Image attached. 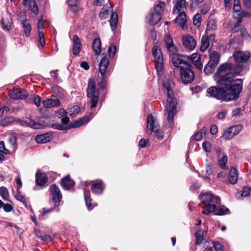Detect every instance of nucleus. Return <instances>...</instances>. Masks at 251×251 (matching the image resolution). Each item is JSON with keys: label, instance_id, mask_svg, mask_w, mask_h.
I'll list each match as a JSON object with an SVG mask.
<instances>
[{"label": "nucleus", "instance_id": "obj_1", "mask_svg": "<svg viewBox=\"0 0 251 251\" xmlns=\"http://www.w3.org/2000/svg\"><path fill=\"white\" fill-rule=\"evenodd\" d=\"M251 56L248 51H236L232 55L236 66H233L231 63H225L221 64L217 69L214 75V79L219 84L228 85L234 81L235 78L239 75L241 72L244 70H248V66L243 64L246 63Z\"/></svg>", "mask_w": 251, "mask_h": 251}, {"label": "nucleus", "instance_id": "obj_2", "mask_svg": "<svg viewBox=\"0 0 251 251\" xmlns=\"http://www.w3.org/2000/svg\"><path fill=\"white\" fill-rule=\"evenodd\" d=\"M200 199L203 203L202 213L205 215L215 212V215H224L229 213V209L224 205H222L216 210V205L220 203L219 197L213 196L209 193H205L200 196Z\"/></svg>", "mask_w": 251, "mask_h": 251}, {"label": "nucleus", "instance_id": "obj_3", "mask_svg": "<svg viewBox=\"0 0 251 251\" xmlns=\"http://www.w3.org/2000/svg\"><path fill=\"white\" fill-rule=\"evenodd\" d=\"M164 43L165 48L171 58L172 63L176 68H179L180 70L189 65L188 63V56L177 54V48L175 45L172 38L168 34L164 36Z\"/></svg>", "mask_w": 251, "mask_h": 251}, {"label": "nucleus", "instance_id": "obj_4", "mask_svg": "<svg viewBox=\"0 0 251 251\" xmlns=\"http://www.w3.org/2000/svg\"><path fill=\"white\" fill-rule=\"evenodd\" d=\"M164 90L167 93V104L166 110L168 114V121L170 127L174 125V116L176 113V100L174 98V94L171 89L170 84L168 82H164L163 84Z\"/></svg>", "mask_w": 251, "mask_h": 251}, {"label": "nucleus", "instance_id": "obj_5", "mask_svg": "<svg viewBox=\"0 0 251 251\" xmlns=\"http://www.w3.org/2000/svg\"><path fill=\"white\" fill-rule=\"evenodd\" d=\"M234 81L239 82V83L232 85H231L232 82L228 85H225L227 87L224 89L223 101H229L236 100L239 98V95L242 90L243 82L241 79H235Z\"/></svg>", "mask_w": 251, "mask_h": 251}, {"label": "nucleus", "instance_id": "obj_6", "mask_svg": "<svg viewBox=\"0 0 251 251\" xmlns=\"http://www.w3.org/2000/svg\"><path fill=\"white\" fill-rule=\"evenodd\" d=\"M14 122H16L22 126H30L34 129H42L45 126L44 124L37 123L30 118H26L25 120L23 121L20 119L16 120L13 117H7L4 118L0 121V125L3 127H5Z\"/></svg>", "mask_w": 251, "mask_h": 251}, {"label": "nucleus", "instance_id": "obj_7", "mask_svg": "<svg viewBox=\"0 0 251 251\" xmlns=\"http://www.w3.org/2000/svg\"><path fill=\"white\" fill-rule=\"evenodd\" d=\"M164 2H159L154 5L153 11H151L147 17L148 23L150 25H155L161 20L165 6Z\"/></svg>", "mask_w": 251, "mask_h": 251}, {"label": "nucleus", "instance_id": "obj_8", "mask_svg": "<svg viewBox=\"0 0 251 251\" xmlns=\"http://www.w3.org/2000/svg\"><path fill=\"white\" fill-rule=\"evenodd\" d=\"M147 132L148 134H151L153 132L154 135L159 139H162L164 138L163 132L160 129L158 121L151 114L148 115Z\"/></svg>", "mask_w": 251, "mask_h": 251}, {"label": "nucleus", "instance_id": "obj_9", "mask_svg": "<svg viewBox=\"0 0 251 251\" xmlns=\"http://www.w3.org/2000/svg\"><path fill=\"white\" fill-rule=\"evenodd\" d=\"M87 91V98L91 103V108L96 107L99 100V92L96 88L95 82L93 79H89Z\"/></svg>", "mask_w": 251, "mask_h": 251}, {"label": "nucleus", "instance_id": "obj_10", "mask_svg": "<svg viewBox=\"0 0 251 251\" xmlns=\"http://www.w3.org/2000/svg\"><path fill=\"white\" fill-rule=\"evenodd\" d=\"M152 52L154 58L157 73L158 75H161L163 69V58L161 49L157 46H154L152 49Z\"/></svg>", "mask_w": 251, "mask_h": 251}, {"label": "nucleus", "instance_id": "obj_11", "mask_svg": "<svg viewBox=\"0 0 251 251\" xmlns=\"http://www.w3.org/2000/svg\"><path fill=\"white\" fill-rule=\"evenodd\" d=\"M220 56V54L216 51H212L210 52V60L204 69V72L206 74L209 75L212 73L219 62Z\"/></svg>", "mask_w": 251, "mask_h": 251}, {"label": "nucleus", "instance_id": "obj_12", "mask_svg": "<svg viewBox=\"0 0 251 251\" xmlns=\"http://www.w3.org/2000/svg\"><path fill=\"white\" fill-rule=\"evenodd\" d=\"M180 74L181 79L185 84L191 83L195 77L194 73L191 69L189 65L185 68H182L180 70Z\"/></svg>", "mask_w": 251, "mask_h": 251}, {"label": "nucleus", "instance_id": "obj_13", "mask_svg": "<svg viewBox=\"0 0 251 251\" xmlns=\"http://www.w3.org/2000/svg\"><path fill=\"white\" fill-rule=\"evenodd\" d=\"M109 63V62L107 58L106 57H103L99 64V71L102 77L101 82L100 85L101 84V87L102 89L104 88L105 86L106 83L105 79L106 78V70Z\"/></svg>", "mask_w": 251, "mask_h": 251}, {"label": "nucleus", "instance_id": "obj_14", "mask_svg": "<svg viewBox=\"0 0 251 251\" xmlns=\"http://www.w3.org/2000/svg\"><path fill=\"white\" fill-rule=\"evenodd\" d=\"M50 195L51 196V202L53 203H58L60 205V202L62 200V194L59 188L55 185H51L50 188Z\"/></svg>", "mask_w": 251, "mask_h": 251}, {"label": "nucleus", "instance_id": "obj_15", "mask_svg": "<svg viewBox=\"0 0 251 251\" xmlns=\"http://www.w3.org/2000/svg\"><path fill=\"white\" fill-rule=\"evenodd\" d=\"M8 94L9 97L12 99H24L27 97L28 92L20 88H15L10 90Z\"/></svg>", "mask_w": 251, "mask_h": 251}, {"label": "nucleus", "instance_id": "obj_16", "mask_svg": "<svg viewBox=\"0 0 251 251\" xmlns=\"http://www.w3.org/2000/svg\"><path fill=\"white\" fill-rule=\"evenodd\" d=\"M182 41L184 47L190 50H194L197 45L196 41L193 36L188 34L182 36Z\"/></svg>", "mask_w": 251, "mask_h": 251}, {"label": "nucleus", "instance_id": "obj_17", "mask_svg": "<svg viewBox=\"0 0 251 251\" xmlns=\"http://www.w3.org/2000/svg\"><path fill=\"white\" fill-rule=\"evenodd\" d=\"M207 92L211 97L223 101L224 89L212 86L207 90Z\"/></svg>", "mask_w": 251, "mask_h": 251}, {"label": "nucleus", "instance_id": "obj_18", "mask_svg": "<svg viewBox=\"0 0 251 251\" xmlns=\"http://www.w3.org/2000/svg\"><path fill=\"white\" fill-rule=\"evenodd\" d=\"M217 29V25L216 22L214 20H209L207 24V27L206 29V34L210 39V41H214L215 38L214 33H210L211 31H214Z\"/></svg>", "mask_w": 251, "mask_h": 251}, {"label": "nucleus", "instance_id": "obj_19", "mask_svg": "<svg viewBox=\"0 0 251 251\" xmlns=\"http://www.w3.org/2000/svg\"><path fill=\"white\" fill-rule=\"evenodd\" d=\"M42 103L46 108L58 107L60 105V102L58 99H47L42 101Z\"/></svg>", "mask_w": 251, "mask_h": 251}, {"label": "nucleus", "instance_id": "obj_20", "mask_svg": "<svg viewBox=\"0 0 251 251\" xmlns=\"http://www.w3.org/2000/svg\"><path fill=\"white\" fill-rule=\"evenodd\" d=\"M240 15L241 16L240 17H236L235 14H233V17L234 18H236L237 19V23L235 24L234 25V27L231 29V32L232 33H235L239 31V30H241V28H242L241 25H240V23L242 22V19L243 17L248 16L250 17V14L247 13H241L240 14Z\"/></svg>", "mask_w": 251, "mask_h": 251}, {"label": "nucleus", "instance_id": "obj_21", "mask_svg": "<svg viewBox=\"0 0 251 251\" xmlns=\"http://www.w3.org/2000/svg\"><path fill=\"white\" fill-rule=\"evenodd\" d=\"M82 45L81 42L77 35L73 37V53L74 55H77L81 51Z\"/></svg>", "mask_w": 251, "mask_h": 251}, {"label": "nucleus", "instance_id": "obj_22", "mask_svg": "<svg viewBox=\"0 0 251 251\" xmlns=\"http://www.w3.org/2000/svg\"><path fill=\"white\" fill-rule=\"evenodd\" d=\"M104 186L101 181H96L91 186V190L96 194H100L102 193Z\"/></svg>", "mask_w": 251, "mask_h": 251}, {"label": "nucleus", "instance_id": "obj_23", "mask_svg": "<svg viewBox=\"0 0 251 251\" xmlns=\"http://www.w3.org/2000/svg\"><path fill=\"white\" fill-rule=\"evenodd\" d=\"M193 64L196 66V67L199 70H201L202 68V64L201 62L200 55L197 53H193L190 57H189Z\"/></svg>", "mask_w": 251, "mask_h": 251}, {"label": "nucleus", "instance_id": "obj_24", "mask_svg": "<svg viewBox=\"0 0 251 251\" xmlns=\"http://www.w3.org/2000/svg\"><path fill=\"white\" fill-rule=\"evenodd\" d=\"M186 0H177L174 7V13H178L185 12L186 9Z\"/></svg>", "mask_w": 251, "mask_h": 251}, {"label": "nucleus", "instance_id": "obj_25", "mask_svg": "<svg viewBox=\"0 0 251 251\" xmlns=\"http://www.w3.org/2000/svg\"><path fill=\"white\" fill-rule=\"evenodd\" d=\"M52 139L50 133H47L41 135H38L35 137L36 142L38 143L44 144L50 141Z\"/></svg>", "mask_w": 251, "mask_h": 251}, {"label": "nucleus", "instance_id": "obj_26", "mask_svg": "<svg viewBox=\"0 0 251 251\" xmlns=\"http://www.w3.org/2000/svg\"><path fill=\"white\" fill-rule=\"evenodd\" d=\"M62 185L65 189L71 190L74 187L75 182L70 179L69 176H67L62 179Z\"/></svg>", "mask_w": 251, "mask_h": 251}, {"label": "nucleus", "instance_id": "obj_27", "mask_svg": "<svg viewBox=\"0 0 251 251\" xmlns=\"http://www.w3.org/2000/svg\"><path fill=\"white\" fill-rule=\"evenodd\" d=\"M93 50L96 55H100L102 50L101 43L100 38L94 39L92 43Z\"/></svg>", "mask_w": 251, "mask_h": 251}, {"label": "nucleus", "instance_id": "obj_28", "mask_svg": "<svg viewBox=\"0 0 251 251\" xmlns=\"http://www.w3.org/2000/svg\"><path fill=\"white\" fill-rule=\"evenodd\" d=\"M92 116L89 117L88 116L84 117L78 120H76L72 123L71 126L74 128L80 127L87 123H88L91 119Z\"/></svg>", "mask_w": 251, "mask_h": 251}, {"label": "nucleus", "instance_id": "obj_29", "mask_svg": "<svg viewBox=\"0 0 251 251\" xmlns=\"http://www.w3.org/2000/svg\"><path fill=\"white\" fill-rule=\"evenodd\" d=\"M47 182L46 175L45 173L37 172L36 174V183L39 186L45 185Z\"/></svg>", "mask_w": 251, "mask_h": 251}, {"label": "nucleus", "instance_id": "obj_30", "mask_svg": "<svg viewBox=\"0 0 251 251\" xmlns=\"http://www.w3.org/2000/svg\"><path fill=\"white\" fill-rule=\"evenodd\" d=\"M238 175L237 170L234 168H231L229 174L228 180L230 183L235 184L238 180Z\"/></svg>", "mask_w": 251, "mask_h": 251}, {"label": "nucleus", "instance_id": "obj_31", "mask_svg": "<svg viewBox=\"0 0 251 251\" xmlns=\"http://www.w3.org/2000/svg\"><path fill=\"white\" fill-rule=\"evenodd\" d=\"M187 22L186 15L185 12L178 13V16L176 18V22L178 23L183 28Z\"/></svg>", "mask_w": 251, "mask_h": 251}, {"label": "nucleus", "instance_id": "obj_32", "mask_svg": "<svg viewBox=\"0 0 251 251\" xmlns=\"http://www.w3.org/2000/svg\"><path fill=\"white\" fill-rule=\"evenodd\" d=\"M210 38L207 36H202L201 39V51L204 52L209 47Z\"/></svg>", "mask_w": 251, "mask_h": 251}, {"label": "nucleus", "instance_id": "obj_33", "mask_svg": "<svg viewBox=\"0 0 251 251\" xmlns=\"http://www.w3.org/2000/svg\"><path fill=\"white\" fill-rule=\"evenodd\" d=\"M206 232L203 230L200 229L195 233L197 244H200L205 240Z\"/></svg>", "mask_w": 251, "mask_h": 251}, {"label": "nucleus", "instance_id": "obj_34", "mask_svg": "<svg viewBox=\"0 0 251 251\" xmlns=\"http://www.w3.org/2000/svg\"><path fill=\"white\" fill-rule=\"evenodd\" d=\"M60 211V205H59L58 203H53V207L51 208H44L42 209V213L43 215H45L53 211H55L56 212H59Z\"/></svg>", "mask_w": 251, "mask_h": 251}, {"label": "nucleus", "instance_id": "obj_35", "mask_svg": "<svg viewBox=\"0 0 251 251\" xmlns=\"http://www.w3.org/2000/svg\"><path fill=\"white\" fill-rule=\"evenodd\" d=\"M118 21V15L116 12L112 13L110 19V24L112 30L116 28Z\"/></svg>", "mask_w": 251, "mask_h": 251}, {"label": "nucleus", "instance_id": "obj_36", "mask_svg": "<svg viewBox=\"0 0 251 251\" xmlns=\"http://www.w3.org/2000/svg\"><path fill=\"white\" fill-rule=\"evenodd\" d=\"M67 1L72 11L76 12L78 10L79 0H67Z\"/></svg>", "mask_w": 251, "mask_h": 251}, {"label": "nucleus", "instance_id": "obj_37", "mask_svg": "<svg viewBox=\"0 0 251 251\" xmlns=\"http://www.w3.org/2000/svg\"><path fill=\"white\" fill-rule=\"evenodd\" d=\"M89 192H86L85 190H84V195L86 205L87 206L88 209L89 210H91L93 208L94 206H97V205L95 204L94 206H92L91 205V199L90 197L89 196Z\"/></svg>", "mask_w": 251, "mask_h": 251}, {"label": "nucleus", "instance_id": "obj_38", "mask_svg": "<svg viewBox=\"0 0 251 251\" xmlns=\"http://www.w3.org/2000/svg\"><path fill=\"white\" fill-rule=\"evenodd\" d=\"M227 162V157L226 154H223L221 158L218 160V164L222 169L227 170V167L226 165Z\"/></svg>", "mask_w": 251, "mask_h": 251}, {"label": "nucleus", "instance_id": "obj_39", "mask_svg": "<svg viewBox=\"0 0 251 251\" xmlns=\"http://www.w3.org/2000/svg\"><path fill=\"white\" fill-rule=\"evenodd\" d=\"M0 196L5 201H8L9 192L7 189L4 186L0 187Z\"/></svg>", "mask_w": 251, "mask_h": 251}, {"label": "nucleus", "instance_id": "obj_40", "mask_svg": "<svg viewBox=\"0 0 251 251\" xmlns=\"http://www.w3.org/2000/svg\"><path fill=\"white\" fill-rule=\"evenodd\" d=\"M37 43L39 48L40 47L43 48L46 44L44 34L40 31L38 32Z\"/></svg>", "mask_w": 251, "mask_h": 251}, {"label": "nucleus", "instance_id": "obj_41", "mask_svg": "<svg viewBox=\"0 0 251 251\" xmlns=\"http://www.w3.org/2000/svg\"><path fill=\"white\" fill-rule=\"evenodd\" d=\"M108 6L107 5H104L101 10L99 16L101 19H106L109 14Z\"/></svg>", "mask_w": 251, "mask_h": 251}, {"label": "nucleus", "instance_id": "obj_42", "mask_svg": "<svg viewBox=\"0 0 251 251\" xmlns=\"http://www.w3.org/2000/svg\"><path fill=\"white\" fill-rule=\"evenodd\" d=\"M23 27L26 36H29L31 30V25L27 22L26 20H25L23 22Z\"/></svg>", "mask_w": 251, "mask_h": 251}, {"label": "nucleus", "instance_id": "obj_43", "mask_svg": "<svg viewBox=\"0 0 251 251\" xmlns=\"http://www.w3.org/2000/svg\"><path fill=\"white\" fill-rule=\"evenodd\" d=\"M29 7L30 9L35 14H37L39 11L38 7L35 0H30Z\"/></svg>", "mask_w": 251, "mask_h": 251}, {"label": "nucleus", "instance_id": "obj_44", "mask_svg": "<svg viewBox=\"0 0 251 251\" xmlns=\"http://www.w3.org/2000/svg\"><path fill=\"white\" fill-rule=\"evenodd\" d=\"M251 192V187H245L243 188V190L239 193L237 194V197L238 195L239 194L241 197H248L250 196Z\"/></svg>", "mask_w": 251, "mask_h": 251}, {"label": "nucleus", "instance_id": "obj_45", "mask_svg": "<svg viewBox=\"0 0 251 251\" xmlns=\"http://www.w3.org/2000/svg\"><path fill=\"white\" fill-rule=\"evenodd\" d=\"M234 136L230 127L224 131L223 134L222 136V137L224 138L225 140H230Z\"/></svg>", "mask_w": 251, "mask_h": 251}, {"label": "nucleus", "instance_id": "obj_46", "mask_svg": "<svg viewBox=\"0 0 251 251\" xmlns=\"http://www.w3.org/2000/svg\"><path fill=\"white\" fill-rule=\"evenodd\" d=\"M116 51V46L113 44H111L109 45V49L108 50V53L109 56L111 58H113L114 56Z\"/></svg>", "mask_w": 251, "mask_h": 251}, {"label": "nucleus", "instance_id": "obj_47", "mask_svg": "<svg viewBox=\"0 0 251 251\" xmlns=\"http://www.w3.org/2000/svg\"><path fill=\"white\" fill-rule=\"evenodd\" d=\"M206 131V129L205 127L201 128L200 131L196 133V134L195 135V139L197 141L201 140L203 135H205Z\"/></svg>", "mask_w": 251, "mask_h": 251}, {"label": "nucleus", "instance_id": "obj_48", "mask_svg": "<svg viewBox=\"0 0 251 251\" xmlns=\"http://www.w3.org/2000/svg\"><path fill=\"white\" fill-rule=\"evenodd\" d=\"M201 16L200 14H196L193 18L194 24L197 27H199L201 24Z\"/></svg>", "mask_w": 251, "mask_h": 251}, {"label": "nucleus", "instance_id": "obj_49", "mask_svg": "<svg viewBox=\"0 0 251 251\" xmlns=\"http://www.w3.org/2000/svg\"><path fill=\"white\" fill-rule=\"evenodd\" d=\"M8 141L11 148L14 150L16 145L17 139L15 135H11L9 137Z\"/></svg>", "mask_w": 251, "mask_h": 251}, {"label": "nucleus", "instance_id": "obj_50", "mask_svg": "<svg viewBox=\"0 0 251 251\" xmlns=\"http://www.w3.org/2000/svg\"><path fill=\"white\" fill-rule=\"evenodd\" d=\"M80 111V107L78 105H74L70 108L68 110V113L70 116L75 115Z\"/></svg>", "mask_w": 251, "mask_h": 251}, {"label": "nucleus", "instance_id": "obj_51", "mask_svg": "<svg viewBox=\"0 0 251 251\" xmlns=\"http://www.w3.org/2000/svg\"><path fill=\"white\" fill-rule=\"evenodd\" d=\"M230 128L232 131L233 136H234L235 135H237L239 133V132L242 129V127L241 126L236 125L230 127Z\"/></svg>", "mask_w": 251, "mask_h": 251}, {"label": "nucleus", "instance_id": "obj_52", "mask_svg": "<svg viewBox=\"0 0 251 251\" xmlns=\"http://www.w3.org/2000/svg\"><path fill=\"white\" fill-rule=\"evenodd\" d=\"M1 24L2 25V28L6 30H9L11 28V25L8 20H2Z\"/></svg>", "mask_w": 251, "mask_h": 251}, {"label": "nucleus", "instance_id": "obj_53", "mask_svg": "<svg viewBox=\"0 0 251 251\" xmlns=\"http://www.w3.org/2000/svg\"><path fill=\"white\" fill-rule=\"evenodd\" d=\"M33 99L34 103L37 107H39L41 103V99L40 97L38 95H34Z\"/></svg>", "mask_w": 251, "mask_h": 251}, {"label": "nucleus", "instance_id": "obj_54", "mask_svg": "<svg viewBox=\"0 0 251 251\" xmlns=\"http://www.w3.org/2000/svg\"><path fill=\"white\" fill-rule=\"evenodd\" d=\"M17 191H18V193L15 196V198L18 201H19L23 203H26V199H25V196L20 193V192H19V190H17Z\"/></svg>", "mask_w": 251, "mask_h": 251}, {"label": "nucleus", "instance_id": "obj_55", "mask_svg": "<svg viewBox=\"0 0 251 251\" xmlns=\"http://www.w3.org/2000/svg\"><path fill=\"white\" fill-rule=\"evenodd\" d=\"M202 149L205 152H210L211 150V144L209 142L205 141L202 145Z\"/></svg>", "mask_w": 251, "mask_h": 251}, {"label": "nucleus", "instance_id": "obj_56", "mask_svg": "<svg viewBox=\"0 0 251 251\" xmlns=\"http://www.w3.org/2000/svg\"><path fill=\"white\" fill-rule=\"evenodd\" d=\"M0 152L5 154H7L9 153V151L5 148L3 141L0 142Z\"/></svg>", "mask_w": 251, "mask_h": 251}, {"label": "nucleus", "instance_id": "obj_57", "mask_svg": "<svg viewBox=\"0 0 251 251\" xmlns=\"http://www.w3.org/2000/svg\"><path fill=\"white\" fill-rule=\"evenodd\" d=\"M213 246L216 251H224L223 246L218 242H214Z\"/></svg>", "mask_w": 251, "mask_h": 251}, {"label": "nucleus", "instance_id": "obj_58", "mask_svg": "<svg viewBox=\"0 0 251 251\" xmlns=\"http://www.w3.org/2000/svg\"><path fill=\"white\" fill-rule=\"evenodd\" d=\"M241 34L243 36V38L245 39H248L249 40L251 39L250 36L248 35L247 30L244 27H242L240 30Z\"/></svg>", "mask_w": 251, "mask_h": 251}, {"label": "nucleus", "instance_id": "obj_59", "mask_svg": "<svg viewBox=\"0 0 251 251\" xmlns=\"http://www.w3.org/2000/svg\"><path fill=\"white\" fill-rule=\"evenodd\" d=\"M2 208H3L4 211L6 212H9L13 209L12 206L8 203L4 204Z\"/></svg>", "mask_w": 251, "mask_h": 251}, {"label": "nucleus", "instance_id": "obj_60", "mask_svg": "<svg viewBox=\"0 0 251 251\" xmlns=\"http://www.w3.org/2000/svg\"><path fill=\"white\" fill-rule=\"evenodd\" d=\"M148 143V140L144 138H142L139 143V146L142 148H145Z\"/></svg>", "mask_w": 251, "mask_h": 251}, {"label": "nucleus", "instance_id": "obj_61", "mask_svg": "<svg viewBox=\"0 0 251 251\" xmlns=\"http://www.w3.org/2000/svg\"><path fill=\"white\" fill-rule=\"evenodd\" d=\"M51 126L53 128L58 130H62L64 129V125L58 123L54 124L52 125Z\"/></svg>", "mask_w": 251, "mask_h": 251}, {"label": "nucleus", "instance_id": "obj_62", "mask_svg": "<svg viewBox=\"0 0 251 251\" xmlns=\"http://www.w3.org/2000/svg\"><path fill=\"white\" fill-rule=\"evenodd\" d=\"M44 28L43 26V17L42 16L40 19L39 20L38 24H37V28L40 31V29H42Z\"/></svg>", "mask_w": 251, "mask_h": 251}, {"label": "nucleus", "instance_id": "obj_63", "mask_svg": "<svg viewBox=\"0 0 251 251\" xmlns=\"http://www.w3.org/2000/svg\"><path fill=\"white\" fill-rule=\"evenodd\" d=\"M214 150L216 152L217 155L218 156V157L221 155H223V154H224V153L222 151L220 147H219V146H215L214 148Z\"/></svg>", "mask_w": 251, "mask_h": 251}, {"label": "nucleus", "instance_id": "obj_64", "mask_svg": "<svg viewBox=\"0 0 251 251\" xmlns=\"http://www.w3.org/2000/svg\"><path fill=\"white\" fill-rule=\"evenodd\" d=\"M67 112L63 108H61L57 111V114L60 117H64L67 115Z\"/></svg>", "mask_w": 251, "mask_h": 251}]
</instances>
